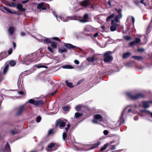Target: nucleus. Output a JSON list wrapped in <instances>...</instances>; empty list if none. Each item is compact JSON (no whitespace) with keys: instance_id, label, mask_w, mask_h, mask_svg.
<instances>
[{"instance_id":"obj_1","label":"nucleus","mask_w":152,"mask_h":152,"mask_svg":"<svg viewBox=\"0 0 152 152\" xmlns=\"http://www.w3.org/2000/svg\"><path fill=\"white\" fill-rule=\"evenodd\" d=\"M131 106H132L134 108L137 107V106L136 104L133 105H128L125 107H124L122 113L120 115V119L118 121L120 124H124L125 122L124 118H126L127 116L129 115V113L132 112L133 114H139V113L137 111L135 110H132L131 108L129 109L128 110L126 111V110L127 108Z\"/></svg>"},{"instance_id":"obj_2","label":"nucleus","mask_w":152,"mask_h":152,"mask_svg":"<svg viewBox=\"0 0 152 152\" xmlns=\"http://www.w3.org/2000/svg\"><path fill=\"white\" fill-rule=\"evenodd\" d=\"M36 61L35 56V55H29L25 56L23 57V60L21 62L22 64L28 65L31 63Z\"/></svg>"},{"instance_id":"obj_3","label":"nucleus","mask_w":152,"mask_h":152,"mask_svg":"<svg viewBox=\"0 0 152 152\" xmlns=\"http://www.w3.org/2000/svg\"><path fill=\"white\" fill-rule=\"evenodd\" d=\"M126 96L132 100H136L140 97H143L144 95L140 93L134 94L132 92H128L126 94Z\"/></svg>"},{"instance_id":"obj_4","label":"nucleus","mask_w":152,"mask_h":152,"mask_svg":"<svg viewBox=\"0 0 152 152\" xmlns=\"http://www.w3.org/2000/svg\"><path fill=\"white\" fill-rule=\"evenodd\" d=\"M115 10L117 12V13H115L114 20L116 22L118 23L119 19H121L122 17V10L121 9L117 8H115Z\"/></svg>"},{"instance_id":"obj_5","label":"nucleus","mask_w":152,"mask_h":152,"mask_svg":"<svg viewBox=\"0 0 152 152\" xmlns=\"http://www.w3.org/2000/svg\"><path fill=\"white\" fill-rule=\"evenodd\" d=\"M53 13L54 15L56 18V19L58 21V19H60L61 21H62L63 22H67L70 19L69 17H66L63 15L58 16L56 14V12L54 11H53Z\"/></svg>"},{"instance_id":"obj_6","label":"nucleus","mask_w":152,"mask_h":152,"mask_svg":"<svg viewBox=\"0 0 152 152\" xmlns=\"http://www.w3.org/2000/svg\"><path fill=\"white\" fill-rule=\"evenodd\" d=\"M111 53V52L107 51L105 53L104 55V61L105 62H109L113 60V58L112 56L110 55Z\"/></svg>"},{"instance_id":"obj_7","label":"nucleus","mask_w":152,"mask_h":152,"mask_svg":"<svg viewBox=\"0 0 152 152\" xmlns=\"http://www.w3.org/2000/svg\"><path fill=\"white\" fill-rule=\"evenodd\" d=\"M51 46H48V50L52 52V53H53L54 51L53 50V49H55L57 48L58 44L54 42H51Z\"/></svg>"},{"instance_id":"obj_8","label":"nucleus","mask_w":152,"mask_h":152,"mask_svg":"<svg viewBox=\"0 0 152 152\" xmlns=\"http://www.w3.org/2000/svg\"><path fill=\"white\" fill-rule=\"evenodd\" d=\"M28 102L35 106L39 105L42 104V102L41 100L35 101L32 99L29 100Z\"/></svg>"},{"instance_id":"obj_9","label":"nucleus","mask_w":152,"mask_h":152,"mask_svg":"<svg viewBox=\"0 0 152 152\" xmlns=\"http://www.w3.org/2000/svg\"><path fill=\"white\" fill-rule=\"evenodd\" d=\"M94 28L93 27L90 25H87L84 28V32H92L94 31Z\"/></svg>"},{"instance_id":"obj_10","label":"nucleus","mask_w":152,"mask_h":152,"mask_svg":"<svg viewBox=\"0 0 152 152\" xmlns=\"http://www.w3.org/2000/svg\"><path fill=\"white\" fill-rule=\"evenodd\" d=\"M101 142L99 141H97L92 144L89 148L90 150H92L97 148L100 144Z\"/></svg>"},{"instance_id":"obj_11","label":"nucleus","mask_w":152,"mask_h":152,"mask_svg":"<svg viewBox=\"0 0 152 152\" xmlns=\"http://www.w3.org/2000/svg\"><path fill=\"white\" fill-rule=\"evenodd\" d=\"M45 3L44 2H42L38 4L37 8L38 9L42 10H46L47 9V7L45 5Z\"/></svg>"},{"instance_id":"obj_12","label":"nucleus","mask_w":152,"mask_h":152,"mask_svg":"<svg viewBox=\"0 0 152 152\" xmlns=\"http://www.w3.org/2000/svg\"><path fill=\"white\" fill-rule=\"evenodd\" d=\"M114 21L113 20H112L111 22V24L112 25L111 26L110 28V30L111 31H114L117 29V28L118 27V24L117 23L114 24Z\"/></svg>"},{"instance_id":"obj_13","label":"nucleus","mask_w":152,"mask_h":152,"mask_svg":"<svg viewBox=\"0 0 152 152\" xmlns=\"http://www.w3.org/2000/svg\"><path fill=\"white\" fill-rule=\"evenodd\" d=\"M88 14H86L83 16V17L79 20L80 22L82 23H86L88 21Z\"/></svg>"},{"instance_id":"obj_14","label":"nucleus","mask_w":152,"mask_h":152,"mask_svg":"<svg viewBox=\"0 0 152 152\" xmlns=\"http://www.w3.org/2000/svg\"><path fill=\"white\" fill-rule=\"evenodd\" d=\"M67 122L68 121L66 119L61 118L56 120V124H66Z\"/></svg>"},{"instance_id":"obj_15","label":"nucleus","mask_w":152,"mask_h":152,"mask_svg":"<svg viewBox=\"0 0 152 152\" xmlns=\"http://www.w3.org/2000/svg\"><path fill=\"white\" fill-rule=\"evenodd\" d=\"M24 106L23 105H21L19 107L18 109V111L17 113V115H19L22 114L24 110Z\"/></svg>"},{"instance_id":"obj_16","label":"nucleus","mask_w":152,"mask_h":152,"mask_svg":"<svg viewBox=\"0 0 152 152\" xmlns=\"http://www.w3.org/2000/svg\"><path fill=\"white\" fill-rule=\"evenodd\" d=\"M94 117L95 119L98 120L100 121H103V117L99 114L94 115Z\"/></svg>"},{"instance_id":"obj_17","label":"nucleus","mask_w":152,"mask_h":152,"mask_svg":"<svg viewBox=\"0 0 152 152\" xmlns=\"http://www.w3.org/2000/svg\"><path fill=\"white\" fill-rule=\"evenodd\" d=\"M16 7L17 9L20 11L24 12L26 10L23 7V6L21 4H18Z\"/></svg>"},{"instance_id":"obj_18","label":"nucleus","mask_w":152,"mask_h":152,"mask_svg":"<svg viewBox=\"0 0 152 152\" xmlns=\"http://www.w3.org/2000/svg\"><path fill=\"white\" fill-rule=\"evenodd\" d=\"M142 103H143V107L145 108H147L150 107V104L151 103V101L148 102H142Z\"/></svg>"},{"instance_id":"obj_19","label":"nucleus","mask_w":152,"mask_h":152,"mask_svg":"<svg viewBox=\"0 0 152 152\" xmlns=\"http://www.w3.org/2000/svg\"><path fill=\"white\" fill-rule=\"evenodd\" d=\"M4 149L7 152H11V148L8 142H7L5 146Z\"/></svg>"},{"instance_id":"obj_20","label":"nucleus","mask_w":152,"mask_h":152,"mask_svg":"<svg viewBox=\"0 0 152 152\" xmlns=\"http://www.w3.org/2000/svg\"><path fill=\"white\" fill-rule=\"evenodd\" d=\"M10 132L12 135H14L20 133V130L15 129H14L11 130Z\"/></svg>"},{"instance_id":"obj_21","label":"nucleus","mask_w":152,"mask_h":152,"mask_svg":"<svg viewBox=\"0 0 152 152\" xmlns=\"http://www.w3.org/2000/svg\"><path fill=\"white\" fill-rule=\"evenodd\" d=\"M2 8L7 11V12L11 14H16L17 13L15 12H12L11 11L10 9H9L8 8L5 7H3Z\"/></svg>"},{"instance_id":"obj_22","label":"nucleus","mask_w":152,"mask_h":152,"mask_svg":"<svg viewBox=\"0 0 152 152\" xmlns=\"http://www.w3.org/2000/svg\"><path fill=\"white\" fill-rule=\"evenodd\" d=\"M14 27L12 26L10 27L8 29L9 34L10 35H12L14 32Z\"/></svg>"},{"instance_id":"obj_23","label":"nucleus","mask_w":152,"mask_h":152,"mask_svg":"<svg viewBox=\"0 0 152 152\" xmlns=\"http://www.w3.org/2000/svg\"><path fill=\"white\" fill-rule=\"evenodd\" d=\"M7 6L11 7H15L16 6V4L12 2H8L7 3Z\"/></svg>"},{"instance_id":"obj_24","label":"nucleus","mask_w":152,"mask_h":152,"mask_svg":"<svg viewBox=\"0 0 152 152\" xmlns=\"http://www.w3.org/2000/svg\"><path fill=\"white\" fill-rule=\"evenodd\" d=\"M64 46L68 49H73L75 47V46L69 43H65Z\"/></svg>"},{"instance_id":"obj_25","label":"nucleus","mask_w":152,"mask_h":152,"mask_svg":"<svg viewBox=\"0 0 152 152\" xmlns=\"http://www.w3.org/2000/svg\"><path fill=\"white\" fill-rule=\"evenodd\" d=\"M108 127L111 129H117V126L116 124H108Z\"/></svg>"},{"instance_id":"obj_26","label":"nucleus","mask_w":152,"mask_h":152,"mask_svg":"<svg viewBox=\"0 0 152 152\" xmlns=\"http://www.w3.org/2000/svg\"><path fill=\"white\" fill-rule=\"evenodd\" d=\"M89 4L88 0H85L83 1L81 3V5L82 6L86 7L88 6Z\"/></svg>"},{"instance_id":"obj_27","label":"nucleus","mask_w":152,"mask_h":152,"mask_svg":"<svg viewBox=\"0 0 152 152\" xmlns=\"http://www.w3.org/2000/svg\"><path fill=\"white\" fill-rule=\"evenodd\" d=\"M55 144L54 143H50L48 146V151H52V148H53Z\"/></svg>"},{"instance_id":"obj_28","label":"nucleus","mask_w":152,"mask_h":152,"mask_svg":"<svg viewBox=\"0 0 152 152\" xmlns=\"http://www.w3.org/2000/svg\"><path fill=\"white\" fill-rule=\"evenodd\" d=\"M62 68L64 69H72L74 67L69 65H66L62 66Z\"/></svg>"},{"instance_id":"obj_29","label":"nucleus","mask_w":152,"mask_h":152,"mask_svg":"<svg viewBox=\"0 0 152 152\" xmlns=\"http://www.w3.org/2000/svg\"><path fill=\"white\" fill-rule=\"evenodd\" d=\"M132 58L138 61H140L143 59V57L142 56H133L132 57Z\"/></svg>"},{"instance_id":"obj_30","label":"nucleus","mask_w":152,"mask_h":152,"mask_svg":"<svg viewBox=\"0 0 152 152\" xmlns=\"http://www.w3.org/2000/svg\"><path fill=\"white\" fill-rule=\"evenodd\" d=\"M130 53L129 52H127L124 54L123 56V58H128L129 56H131Z\"/></svg>"},{"instance_id":"obj_31","label":"nucleus","mask_w":152,"mask_h":152,"mask_svg":"<svg viewBox=\"0 0 152 152\" xmlns=\"http://www.w3.org/2000/svg\"><path fill=\"white\" fill-rule=\"evenodd\" d=\"M7 56L6 52H2L0 53V57L1 58V59L5 58Z\"/></svg>"},{"instance_id":"obj_32","label":"nucleus","mask_w":152,"mask_h":152,"mask_svg":"<svg viewBox=\"0 0 152 152\" xmlns=\"http://www.w3.org/2000/svg\"><path fill=\"white\" fill-rule=\"evenodd\" d=\"M83 115V113L77 112L75 113V117L76 118H78L81 116Z\"/></svg>"},{"instance_id":"obj_33","label":"nucleus","mask_w":152,"mask_h":152,"mask_svg":"<svg viewBox=\"0 0 152 152\" xmlns=\"http://www.w3.org/2000/svg\"><path fill=\"white\" fill-rule=\"evenodd\" d=\"M115 16L114 13H112L108 17L106 18V21L107 22H108L111 19L113 18Z\"/></svg>"},{"instance_id":"obj_34","label":"nucleus","mask_w":152,"mask_h":152,"mask_svg":"<svg viewBox=\"0 0 152 152\" xmlns=\"http://www.w3.org/2000/svg\"><path fill=\"white\" fill-rule=\"evenodd\" d=\"M107 147H108V144H106H106L104 145L102 147H101L99 150V151H102L104 150L107 148Z\"/></svg>"},{"instance_id":"obj_35","label":"nucleus","mask_w":152,"mask_h":152,"mask_svg":"<svg viewBox=\"0 0 152 152\" xmlns=\"http://www.w3.org/2000/svg\"><path fill=\"white\" fill-rule=\"evenodd\" d=\"M58 52L60 53L65 52L67 51L66 49L64 48L59 49L58 50Z\"/></svg>"},{"instance_id":"obj_36","label":"nucleus","mask_w":152,"mask_h":152,"mask_svg":"<svg viewBox=\"0 0 152 152\" xmlns=\"http://www.w3.org/2000/svg\"><path fill=\"white\" fill-rule=\"evenodd\" d=\"M16 63L15 61L13 60H11L9 61V65L12 66H14L16 64Z\"/></svg>"},{"instance_id":"obj_37","label":"nucleus","mask_w":152,"mask_h":152,"mask_svg":"<svg viewBox=\"0 0 152 152\" xmlns=\"http://www.w3.org/2000/svg\"><path fill=\"white\" fill-rule=\"evenodd\" d=\"M65 83H66L67 86L69 87L72 88L74 86L73 85V84L72 83L68 82L67 80H66L65 81Z\"/></svg>"},{"instance_id":"obj_38","label":"nucleus","mask_w":152,"mask_h":152,"mask_svg":"<svg viewBox=\"0 0 152 152\" xmlns=\"http://www.w3.org/2000/svg\"><path fill=\"white\" fill-rule=\"evenodd\" d=\"M87 60L89 62H92L94 60V56L90 57H88L87 59Z\"/></svg>"},{"instance_id":"obj_39","label":"nucleus","mask_w":152,"mask_h":152,"mask_svg":"<svg viewBox=\"0 0 152 152\" xmlns=\"http://www.w3.org/2000/svg\"><path fill=\"white\" fill-rule=\"evenodd\" d=\"M9 67V64H7L6 65L3 70V74H5L7 72Z\"/></svg>"},{"instance_id":"obj_40","label":"nucleus","mask_w":152,"mask_h":152,"mask_svg":"<svg viewBox=\"0 0 152 152\" xmlns=\"http://www.w3.org/2000/svg\"><path fill=\"white\" fill-rule=\"evenodd\" d=\"M67 136V133L66 132H64L63 133V134L62 135L63 139L64 140H65L66 139Z\"/></svg>"},{"instance_id":"obj_41","label":"nucleus","mask_w":152,"mask_h":152,"mask_svg":"<svg viewBox=\"0 0 152 152\" xmlns=\"http://www.w3.org/2000/svg\"><path fill=\"white\" fill-rule=\"evenodd\" d=\"M148 111H149V110H147L146 109L140 110V111L141 113H144L145 114H148Z\"/></svg>"},{"instance_id":"obj_42","label":"nucleus","mask_w":152,"mask_h":152,"mask_svg":"<svg viewBox=\"0 0 152 152\" xmlns=\"http://www.w3.org/2000/svg\"><path fill=\"white\" fill-rule=\"evenodd\" d=\"M81 109V106L80 105H78L75 107V109L77 111H80Z\"/></svg>"},{"instance_id":"obj_43","label":"nucleus","mask_w":152,"mask_h":152,"mask_svg":"<svg viewBox=\"0 0 152 152\" xmlns=\"http://www.w3.org/2000/svg\"><path fill=\"white\" fill-rule=\"evenodd\" d=\"M44 42L47 43H50L51 42L50 38H46V39H45L44 40Z\"/></svg>"},{"instance_id":"obj_44","label":"nucleus","mask_w":152,"mask_h":152,"mask_svg":"<svg viewBox=\"0 0 152 152\" xmlns=\"http://www.w3.org/2000/svg\"><path fill=\"white\" fill-rule=\"evenodd\" d=\"M126 40H129L131 39V37L128 36H125L123 37Z\"/></svg>"},{"instance_id":"obj_45","label":"nucleus","mask_w":152,"mask_h":152,"mask_svg":"<svg viewBox=\"0 0 152 152\" xmlns=\"http://www.w3.org/2000/svg\"><path fill=\"white\" fill-rule=\"evenodd\" d=\"M41 120V118L40 116H38L36 118V121L37 123L39 122Z\"/></svg>"},{"instance_id":"obj_46","label":"nucleus","mask_w":152,"mask_h":152,"mask_svg":"<svg viewBox=\"0 0 152 152\" xmlns=\"http://www.w3.org/2000/svg\"><path fill=\"white\" fill-rule=\"evenodd\" d=\"M36 67L37 68H47L48 67L44 65H38Z\"/></svg>"},{"instance_id":"obj_47","label":"nucleus","mask_w":152,"mask_h":152,"mask_svg":"<svg viewBox=\"0 0 152 152\" xmlns=\"http://www.w3.org/2000/svg\"><path fill=\"white\" fill-rule=\"evenodd\" d=\"M137 44L140 42L141 41V39L140 38H136L135 41Z\"/></svg>"},{"instance_id":"obj_48","label":"nucleus","mask_w":152,"mask_h":152,"mask_svg":"<svg viewBox=\"0 0 152 152\" xmlns=\"http://www.w3.org/2000/svg\"><path fill=\"white\" fill-rule=\"evenodd\" d=\"M115 141L113 140L110 142H109L106 143V144H108V147L109 146H110L113 143H115Z\"/></svg>"},{"instance_id":"obj_49","label":"nucleus","mask_w":152,"mask_h":152,"mask_svg":"<svg viewBox=\"0 0 152 152\" xmlns=\"http://www.w3.org/2000/svg\"><path fill=\"white\" fill-rule=\"evenodd\" d=\"M52 39L53 40L58 41L59 42H60L61 41V40H60L59 39V38L58 37H54Z\"/></svg>"},{"instance_id":"obj_50","label":"nucleus","mask_w":152,"mask_h":152,"mask_svg":"<svg viewBox=\"0 0 152 152\" xmlns=\"http://www.w3.org/2000/svg\"><path fill=\"white\" fill-rule=\"evenodd\" d=\"M137 44L136 42L135 41H132L131 42H130L129 43L130 45L131 46H133L134 45Z\"/></svg>"},{"instance_id":"obj_51","label":"nucleus","mask_w":152,"mask_h":152,"mask_svg":"<svg viewBox=\"0 0 152 152\" xmlns=\"http://www.w3.org/2000/svg\"><path fill=\"white\" fill-rule=\"evenodd\" d=\"M69 108V107L68 106L65 107H63V110L64 111H66Z\"/></svg>"},{"instance_id":"obj_52","label":"nucleus","mask_w":152,"mask_h":152,"mask_svg":"<svg viewBox=\"0 0 152 152\" xmlns=\"http://www.w3.org/2000/svg\"><path fill=\"white\" fill-rule=\"evenodd\" d=\"M144 0H140V2L141 4H143L145 6H147L146 4L144 2Z\"/></svg>"},{"instance_id":"obj_53","label":"nucleus","mask_w":152,"mask_h":152,"mask_svg":"<svg viewBox=\"0 0 152 152\" xmlns=\"http://www.w3.org/2000/svg\"><path fill=\"white\" fill-rule=\"evenodd\" d=\"M59 127L60 129H62L65 126L66 124H59Z\"/></svg>"},{"instance_id":"obj_54","label":"nucleus","mask_w":152,"mask_h":152,"mask_svg":"<svg viewBox=\"0 0 152 152\" xmlns=\"http://www.w3.org/2000/svg\"><path fill=\"white\" fill-rule=\"evenodd\" d=\"M53 132V129H50L48 131V134L49 135L51 134H52Z\"/></svg>"},{"instance_id":"obj_55","label":"nucleus","mask_w":152,"mask_h":152,"mask_svg":"<svg viewBox=\"0 0 152 152\" xmlns=\"http://www.w3.org/2000/svg\"><path fill=\"white\" fill-rule=\"evenodd\" d=\"M110 150H113L115 149V145H112L111 147L110 148Z\"/></svg>"},{"instance_id":"obj_56","label":"nucleus","mask_w":152,"mask_h":152,"mask_svg":"<svg viewBox=\"0 0 152 152\" xmlns=\"http://www.w3.org/2000/svg\"><path fill=\"white\" fill-rule=\"evenodd\" d=\"M104 134L105 135H107L108 134V132L107 130H105L103 132Z\"/></svg>"},{"instance_id":"obj_57","label":"nucleus","mask_w":152,"mask_h":152,"mask_svg":"<svg viewBox=\"0 0 152 152\" xmlns=\"http://www.w3.org/2000/svg\"><path fill=\"white\" fill-rule=\"evenodd\" d=\"M74 62L75 64H79L80 63V62L79 61L77 60H75L74 61Z\"/></svg>"},{"instance_id":"obj_58","label":"nucleus","mask_w":152,"mask_h":152,"mask_svg":"<svg viewBox=\"0 0 152 152\" xmlns=\"http://www.w3.org/2000/svg\"><path fill=\"white\" fill-rule=\"evenodd\" d=\"M70 124H67V127H66L65 128V129H66V131H67L69 129V127H70Z\"/></svg>"},{"instance_id":"obj_59","label":"nucleus","mask_w":152,"mask_h":152,"mask_svg":"<svg viewBox=\"0 0 152 152\" xmlns=\"http://www.w3.org/2000/svg\"><path fill=\"white\" fill-rule=\"evenodd\" d=\"M12 53V50L11 48H10L8 51V53L9 55L11 54Z\"/></svg>"},{"instance_id":"obj_60","label":"nucleus","mask_w":152,"mask_h":152,"mask_svg":"<svg viewBox=\"0 0 152 152\" xmlns=\"http://www.w3.org/2000/svg\"><path fill=\"white\" fill-rule=\"evenodd\" d=\"M148 115H150L151 118H152V112H150L149 111H148Z\"/></svg>"},{"instance_id":"obj_61","label":"nucleus","mask_w":152,"mask_h":152,"mask_svg":"<svg viewBox=\"0 0 152 152\" xmlns=\"http://www.w3.org/2000/svg\"><path fill=\"white\" fill-rule=\"evenodd\" d=\"M144 49L143 48L138 49H137V51L138 52H143L144 51Z\"/></svg>"},{"instance_id":"obj_62","label":"nucleus","mask_w":152,"mask_h":152,"mask_svg":"<svg viewBox=\"0 0 152 152\" xmlns=\"http://www.w3.org/2000/svg\"><path fill=\"white\" fill-rule=\"evenodd\" d=\"M20 95H23L24 94V92L23 91H20L18 93Z\"/></svg>"},{"instance_id":"obj_63","label":"nucleus","mask_w":152,"mask_h":152,"mask_svg":"<svg viewBox=\"0 0 152 152\" xmlns=\"http://www.w3.org/2000/svg\"><path fill=\"white\" fill-rule=\"evenodd\" d=\"M99 33H96L94 35V37H96L98 36Z\"/></svg>"},{"instance_id":"obj_64","label":"nucleus","mask_w":152,"mask_h":152,"mask_svg":"<svg viewBox=\"0 0 152 152\" xmlns=\"http://www.w3.org/2000/svg\"><path fill=\"white\" fill-rule=\"evenodd\" d=\"M96 120L97 119H94V120H92V122L94 123L98 124V122Z\"/></svg>"}]
</instances>
